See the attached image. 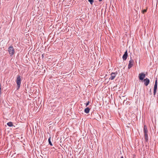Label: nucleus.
I'll use <instances>...</instances> for the list:
<instances>
[{
	"label": "nucleus",
	"mask_w": 158,
	"mask_h": 158,
	"mask_svg": "<svg viewBox=\"0 0 158 158\" xmlns=\"http://www.w3.org/2000/svg\"><path fill=\"white\" fill-rule=\"evenodd\" d=\"M21 77L19 75H18L17 79L16 80V82L17 84V86L18 87V89L20 86L21 83Z\"/></svg>",
	"instance_id": "nucleus-1"
},
{
	"label": "nucleus",
	"mask_w": 158,
	"mask_h": 158,
	"mask_svg": "<svg viewBox=\"0 0 158 158\" xmlns=\"http://www.w3.org/2000/svg\"><path fill=\"white\" fill-rule=\"evenodd\" d=\"M8 51L10 56L13 55L15 53V50L12 45H11L9 47Z\"/></svg>",
	"instance_id": "nucleus-2"
},
{
	"label": "nucleus",
	"mask_w": 158,
	"mask_h": 158,
	"mask_svg": "<svg viewBox=\"0 0 158 158\" xmlns=\"http://www.w3.org/2000/svg\"><path fill=\"white\" fill-rule=\"evenodd\" d=\"M131 59L129 61V64L128 65V69H130L133 65L135 64L134 60L132 59V58L131 56Z\"/></svg>",
	"instance_id": "nucleus-3"
},
{
	"label": "nucleus",
	"mask_w": 158,
	"mask_h": 158,
	"mask_svg": "<svg viewBox=\"0 0 158 158\" xmlns=\"http://www.w3.org/2000/svg\"><path fill=\"white\" fill-rule=\"evenodd\" d=\"M118 74V72H116L114 73L112 72L111 73V77L109 78L110 80H113L114 79L116 76Z\"/></svg>",
	"instance_id": "nucleus-4"
},
{
	"label": "nucleus",
	"mask_w": 158,
	"mask_h": 158,
	"mask_svg": "<svg viewBox=\"0 0 158 158\" xmlns=\"http://www.w3.org/2000/svg\"><path fill=\"white\" fill-rule=\"evenodd\" d=\"M145 77V74L143 73H139V79L140 80H144V78Z\"/></svg>",
	"instance_id": "nucleus-5"
},
{
	"label": "nucleus",
	"mask_w": 158,
	"mask_h": 158,
	"mask_svg": "<svg viewBox=\"0 0 158 158\" xmlns=\"http://www.w3.org/2000/svg\"><path fill=\"white\" fill-rule=\"evenodd\" d=\"M127 56L128 53L127 51L126 50L123 56V60H126L127 59Z\"/></svg>",
	"instance_id": "nucleus-6"
},
{
	"label": "nucleus",
	"mask_w": 158,
	"mask_h": 158,
	"mask_svg": "<svg viewBox=\"0 0 158 158\" xmlns=\"http://www.w3.org/2000/svg\"><path fill=\"white\" fill-rule=\"evenodd\" d=\"M143 81H144V85L146 86H148L150 82L149 80L147 78H146L144 79Z\"/></svg>",
	"instance_id": "nucleus-7"
},
{
	"label": "nucleus",
	"mask_w": 158,
	"mask_h": 158,
	"mask_svg": "<svg viewBox=\"0 0 158 158\" xmlns=\"http://www.w3.org/2000/svg\"><path fill=\"white\" fill-rule=\"evenodd\" d=\"M143 132L144 134H147L148 133V130L147 126L146 125H144L143 128Z\"/></svg>",
	"instance_id": "nucleus-8"
},
{
	"label": "nucleus",
	"mask_w": 158,
	"mask_h": 158,
	"mask_svg": "<svg viewBox=\"0 0 158 158\" xmlns=\"http://www.w3.org/2000/svg\"><path fill=\"white\" fill-rule=\"evenodd\" d=\"M145 140L146 142H148V133L144 134Z\"/></svg>",
	"instance_id": "nucleus-9"
},
{
	"label": "nucleus",
	"mask_w": 158,
	"mask_h": 158,
	"mask_svg": "<svg viewBox=\"0 0 158 158\" xmlns=\"http://www.w3.org/2000/svg\"><path fill=\"white\" fill-rule=\"evenodd\" d=\"M157 89V86H154L153 89V93L154 95H155L156 93V90Z\"/></svg>",
	"instance_id": "nucleus-10"
},
{
	"label": "nucleus",
	"mask_w": 158,
	"mask_h": 158,
	"mask_svg": "<svg viewBox=\"0 0 158 158\" xmlns=\"http://www.w3.org/2000/svg\"><path fill=\"white\" fill-rule=\"evenodd\" d=\"M89 107H87L85 109L84 112L86 114H88L89 113Z\"/></svg>",
	"instance_id": "nucleus-11"
},
{
	"label": "nucleus",
	"mask_w": 158,
	"mask_h": 158,
	"mask_svg": "<svg viewBox=\"0 0 158 158\" xmlns=\"http://www.w3.org/2000/svg\"><path fill=\"white\" fill-rule=\"evenodd\" d=\"M7 124L9 127H11L13 126V123L11 122L8 123Z\"/></svg>",
	"instance_id": "nucleus-12"
},
{
	"label": "nucleus",
	"mask_w": 158,
	"mask_h": 158,
	"mask_svg": "<svg viewBox=\"0 0 158 158\" xmlns=\"http://www.w3.org/2000/svg\"><path fill=\"white\" fill-rule=\"evenodd\" d=\"M48 141L49 143V144L51 145V146H52V143L51 141V137H50L48 139Z\"/></svg>",
	"instance_id": "nucleus-13"
},
{
	"label": "nucleus",
	"mask_w": 158,
	"mask_h": 158,
	"mask_svg": "<svg viewBox=\"0 0 158 158\" xmlns=\"http://www.w3.org/2000/svg\"><path fill=\"white\" fill-rule=\"evenodd\" d=\"M88 1L90 3V4L91 5L93 4V3L94 2V0H88Z\"/></svg>",
	"instance_id": "nucleus-14"
},
{
	"label": "nucleus",
	"mask_w": 158,
	"mask_h": 158,
	"mask_svg": "<svg viewBox=\"0 0 158 158\" xmlns=\"http://www.w3.org/2000/svg\"><path fill=\"white\" fill-rule=\"evenodd\" d=\"M154 86H157V79L155 80V83L154 84Z\"/></svg>",
	"instance_id": "nucleus-15"
},
{
	"label": "nucleus",
	"mask_w": 158,
	"mask_h": 158,
	"mask_svg": "<svg viewBox=\"0 0 158 158\" xmlns=\"http://www.w3.org/2000/svg\"><path fill=\"white\" fill-rule=\"evenodd\" d=\"M147 11V10L146 9H144L142 11V12H143V13L144 14V13H145Z\"/></svg>",
	"instance_id": "nucleus-16"
},
{
	"label": "nucleus",
	"mask_w": 158,
	"mask_h": 158,
	"mask_svg": "<svg viewBox=\"0 0 158 158\" xmlns=\"http://www.w3.org/2000/svg\"><path fill=\"white\" fill-rule=\"evenodd\" d=\"M89 101H88V102H87V103L86 104H85L86 105V106H88L89 105Z\"/></svg>",
	"instance_id": "nucleus-17"
},
{
	"label": "nucleus",
	"mask_w": 158,
	"mask_h": 158,
	"mask_svg": "<svg viewBox=\"0 0 158 158\" xmlns=\"http://www.w3.org/2000/svg\"><path fill=\"white\" fill-rule=\"evenodd\" d=\"M150 94H151L152 93H151V89H150Z\"/></svg>",
	"instance_id": "nucleus-18"
},
{
	"label": "nucleus",
	"mask_w": 158,
	"mask_h": 158,
	"mask_svg": "<svg viewBox=\"0 0 158 158\" xmlns=\"http://www.w3.org/2000/svg\"><path fill=\"white\" fill-rule=\"evenodd\" d=\"M120 158H124L123 156H122Z\"/></svg>",
	"instance_id": "nucleus-19"
},
{
	"label": "nucleus",
	"mask_w": 158,
	"mask_h": 158,
	"mask_svg": "<svg viewBox=\"0 0 158 158\" xmlns=\"http://www.w3.org/2000/svg\"><path fill=\"white\" fill-rule=\"evenodd\" d=\"M102 1V0H99V2H101Z\"/></svg>",
	"instance_id": "nucleus-20"
},
{
	"label": "nucleus",
	"mask_w": 158,
	"mask_h": 158,
	"mask_svg": "<svg viewBox=\"0 0 158 158\" xmlns=\"http://www.w3.org/2000/svg\"><path fill=\"white\" fill-rule=\"evenodd\" d=\"M42 56L43 58V57H44L43 54H42Z\"/></svg>",
	"instance_id": "nucleus-21"
}]
</instances>
